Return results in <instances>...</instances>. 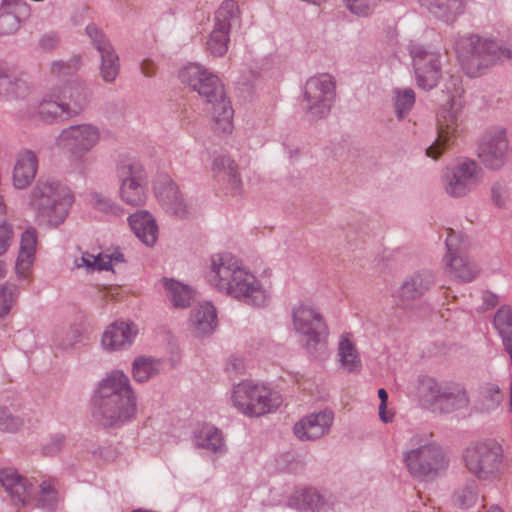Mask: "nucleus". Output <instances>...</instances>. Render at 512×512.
<instances>
[{
  "mask_svg": "<svg viewBox=\"0 0 512 512\" xmlns=\"http://www.w3.org/2000/svg\"><path fill=\"white\" fill-rule=\"evenodd\" d=\"M112 268V265L110 264V261L105 256H102L101 254H98L97 256L93 257V263L91 270H110Z\"/></svg>",
  "mask_w": 512,
  "mask_h": 512,
  "instance_id": "obj_57",
  "label": "nucleus"
},
{
  "mask_svg": "<svg viewBox=\"0 0 512 512\" xmlns=\"http://www.w3.org/2000/svg\"><path fill=\"white\" fill-rule=\"evenodd\" d=\"M482 177L483 170L478 163L466 158L447 170L444 188L451 197H463L476 188Z\"/></svg>",
  "mask_w": 512,
  "mask_h": 512,
  "instance_id": "obj_15",
  "label": "nucleus"
},
{
  "mask_svg": "<svg viewBox=\"0 0 512 512\" xmlns=\"http://www.w3.org/2000/svg\"><path fill=\"white\" fill-rule=\"evenodd\" d=\"M93 199L95 201V207L98 210L105 213H110L114 216H121L123 214V209L109 198H106L100 194H94Z\"/></svg>",
  "mask_w": 512,
  "mask_h": 512,
  "instance_id": "obj_50",
  "label": "nucleus"
},
{
  "mask_svg": "<svg viewBox=\"0 0 512 512\" xmlns=\"http://www.w3.org/2000/svg\"><path fill=\"white\" fill-rule=\"evenodd\" d=\"M293 327L302 336L307 352L318 356L324 349L328 328L322 315L313 307L300 303L292 311Z\"/></svg>",
  "mask_w": 512,
  "mask_h": 512,
  "instance_id": "obj_9",
  "label": "nucleus"
},
{
  "mask_svg": "<svg viewBox=\"0 0 512 512\" xmlns=\"http://www.w3.org/2000/svg\"><path fill=\"white\" fill-rule=\"evenodd\" d=\"M36 244L37 231L30 227L26 229L21 236L20 251L15 265L16 274L19 278L26 277V272L32 265Z\"/></svg>",
  "mask_w": 512,
  "mask_h": 512,
  "instance_id": "obj_27",
  "label": "nucleus"
},
{
  "mask_svg": "<svg viewBox=\"0 0 512 512\" xmlns=\"http://www.w3.org/2000/svg\"><path fill=\"white\" fill-rule=\"evenodd\" d=\"M467 470L479 480H489L497 476L503 460V447L489 440L469 446L463 453Z\"/></svg>",
  "mask_w": 512,
  "mask_h": 512,
  "instance_id": "obj_10",
  "label": "nucleus"
},
{
  "mask_svg": "<svg viewBox=\"0 0 512 512\" xmlns=\"http://www.w3.org/2000/svg\"><path fill=\"white\" fill-rule=\"evenodd\" d=\"M70 334H71V337L69 338V341H67V342L66 341H62V342L58 343V345L62 349H68V348L72 347L73 344L75 342H77L78 337L80 336L78 329H71L70 330Z\"/></svg>",
  "mask_w": 512,
  "mask_h": 512,
  "instance_id": "obj_59",
  "label": "nucleus"
},
{
  "mask_svg": "<svg viewBox=\"0 0 512 512\" xmlns=\"http://www.w3.org/2000/svg\"><path fill=\"white\" fill-rule=\"evenodd\" d=\"M378 397L380 399L379 405V418L384 423H389L393 420L394 413L387 410L388 393L384 388L378 390Z\"/></svg>",
  "mask_w": 512,
  "mask_h": 512,
  "instance_id": "obj_52",
  "label": "nucleus"
},
{
  "mask_svg": "<svg viewBox=\"0 0 512 512\" xmlns=\"http://www.w3.org/2000/svg\"><path fill=\"white\" fill-rule=\"evenodd\" d=\"M411 442L418 447L404 453V462L413 477L420 479L435 477L447 468L446 454L436 442L422 443L419 436L413 437Z\"/></svg>",
  "mask_w": 512,
  "mask_h": 512,
  "instance_id": "obj_7",
  "label": "nucleus"
},
{
  "mask_svg": "<svg viewBox=\"0 0 512 512\" xmlns=\"http://www.w3.org/2000/svg\"><path fill=\"white\" fill-rule=\"evenodd\" d=\"M154 191L159 203L168 214L179 219L188 217V205L173 181L165 179L157 183Z\"/></svg>",
  "mask_w": 512,
  "mask_h": 512,
  "instance_id": "obj_19",
  "label": "nucleus"
},
{
  "mask_svg": "<svg viewBox=\"0 0 512 512\" xmlns=\"http://www.w3.org/2000/svg\"><path fill=\"white\" fill-rule=\"evenodd\" d=\"M136 409V396L128 376L116 370L100 382L91 413L104 428H117L130 421Z\"/></svg>",
  "mask_w": 512,
  "mask_h": 512,
  "instance_id": "obj_1",
  "label": "nucleus"
},
{
  "mask_svg": "<svg viewBox=\"0 0 512 512\" xmlns=\"http://www.w3.org/2000/svg\"><path fill=\"white\" fill-rule=\"evenodd\" d=\"M491 199L498 207H503L506 200V187L503 183L496 182L491 187Z\"/></svg>",
  "mask_w": 512,
  "mask_h": 512,
  "instance_id": "obj_53",
  "label": "nucleus"
},
{
  "mask_svg": "<svg viewBox=\"0 0 512 512\" xmlns=\"http://www.w3.org/2000/svg\"><path fill=\"white\" fill-rule=\"evenodd\" d=\"M18 0H2L0 6V36L16 32L20 26L18 16L12 11Z\"/></svg>",
  "mask_w": 512,
  "mask_h": 512,
  "instance_id": "obj_41",
  "label": "nucleus"
},
{
  "mask_svg": "<svg viewBox=\"0 0 512 512\" xmlns=\"http://www.w3.org/2000/svg\"><path fill=\"white\" fill-rule=\"evenodd\" d=\"M243 368V361L236 357H231L227 362V371L238 373Z\"/></svg>",
  "mask_w": 512,
  "mask_h": 512,
  "instance_id": "obj_58",
  "label": "nucleus"
},
{
  "mask_svg": "<svg viewBox=\"0 0 512 512\" xmlns=\"http://www.w3.org/2000/svg\"><path fill=\"white\" fill-rule=\"evenodd\" d=\"M40 47L44 50L51 51L58 45V38L55 34H46L40 39Z\"/></svg>",
  "mask_w": 512,
  "mask_h": 512,
  "instance_id": "obj_56",
  "label": "nucleus"
},
{
  "mask_svg": "<svg viewBox=\"0 0 512 512\" xmlns=\"http://www.w3.org/2000/svg\"><path fill=\"white\" fill-rule=\"evenodd\" d=\"M420 3L435 17L447 23L453 22L463 11V0H420Z\"/></svg>",
  "mask_w": 512,
  "mask_h": 512,
  "instance_id": "obj_30",
  "label": "nucleus"
},
{
  "mask_svg": "<svg viewBox=\"0 0 512 512\" xmlns=\"http://www.w3.org/2000/svg\"><path fill=\"white\" fill-rule=\"evenodd\" d=\"M232 400L240 412L251 417L273 412L282 403L281 396L277 392L249 381L234 387Z\"/></svg>",
  "mask_w": 512,
  "mask_h": 512,
  "instance_id": "obj_8",
  "label": "nucleus"
},
{
  "mask_svg": "<svg viewBox=\"0 0 512 512\" xmlns=\"http://www.w3.org/2000/svg\"><path fill=\"white\" fill-rule=\"evenodd\" d=\"M23 425L21 418L14 416L7 408L0 406V430L15 432Z\"/></svg>",
  "mask_w": 512,
  "mask_h": 512,
  "instance_id": "obj_49",
  "label": "nucleus"
},
{
  "mask_svg": "<svg viewBox=\"0 0 512 512\" xmlns=\"http://www.w3.org/2000/svg\"><path fill=\"white\" fill-rule=\"evenodd\" d=\"M74 201L71 190L52 179L39 180L31 192V206L38 218L50 227L62 224Z\"/></svg>",
  "mask_w": 512,
  "mask_h": 512,
  "instance_id": "obj_4",
  "label": "nucleus"
},
{
  "mask_svg": "<svg viewBox=\"0 0 512 512\" xmlns=\"http://www.w3.org/2000/svg\"><path fill=\"white\" fill-rule=\"evenodd\" d=\"M93 257L95 256L92 254L83 253L82 257L80 258L81 263H76L77 267L85 266L86 268L91 269Z\"/></svg>",
  "mask_w": 512,
  "mask_h": 512,
  "instance_id": "obj_61",
  "label": "nucleus"
},
{
  "mask_svg": "<svg viewBox=\"0 0 512 512\" xmlns=\"http://www.w3.org/2000/svg\"><path fill=\"white\" fill-rule=\"evenodd\" d=\"M6 274V264L4 261L0 260V279L4 278Z\"/></svg>",
  "mask_w": 512,
  "mask_h": 512,
  "instance_id": "obj_64",
  "label": "nucleus"
},
{
  "mask_svg": "<svg viewBox=\"0 0 512 512\" xmlns=\"http://www.w3.org/2000/svg\"><path fill=\"white\" fill-rule=\"evenodd\" d=\"M179 78L210 105L208 111L215 129L223 133L231 132L234 111L218 76L199 64H189L180 71Z\"/></svg>",
  "mask_w": 512,
  "mask_h": 512,
  "instance_id": "obj_3",
  "label": "nucleus"
},
{
  "mask_svg": "<svg viewBox=\"0 0 512 512\" xmlns=\"http://www.w3.org/2000/svg\"><path fill=\"white\" fill-rule=\"evenodd\" d=\"M335 99V82L329 74L311 77L304 86L303 109L313 120L325 118Z\"/></svg>",
  "mask_w": 512,
  "mask_h": 512,
  "instance_id": "obj_12",
  "label": "nucleus"
},
{
  "mask_svg": "<svg viewBox=\"0 0 512 512\" xmlns=\"http://www.w3.org/2000/svg\"><path fill=\"white\" fill-rule=\"evenodd\" d=\"M338 355L341 365L349 372L358 371L361 367L359 354L354 344L347 336H342L339 342Z\"/></svg>",
  "mask_w": 512,
  "mask_h": 512,
  "instance_id": "obj_40",
  "label": "nucleus"
},
{
  "mask_svg": "<svg viewBox=\"0 0 512 512\" xmlns=\"http://www.w3.org/2000/svg\"><path fill=\"white\" fill-rule=\"evenodd\" d=\"M121 199L132 206H140L146 200V180L120 183Z\"/></svg>",
  "mask_w": 512,
  "mask_h": 512,
  "instance_id": "obj_39",
  "label": "nucleus"
},
{
  "mask_svg": "<svg viewBox=\"0 0 512 512\" xmlns=\"http://www.w3.org/2000/svg\"><path fill=\"white\" fill-rule=\"evenodd\" d=\"M483 300L484 303L487 305L488 308H493L497 305L498 298L495 294L491 292H485L483 294Z\"/></svg>",
  "mask_w": 512,
  "mask_h": 512,
  "instance_id": "obj_60",
  "label": "nucleus"
},
{
  "mask_svg": "<svg viewBox=\"0 0 512 512\" xmlns=\"http://www.w3.org/2000/svg\"><path fill=\"white\" fill-rule=\"evenodd\" d=\"M27 92V83L17 75L16 71L0 65V96L7 99L23 98Z\"/></svg>",
  "mask_w": 512,
  "mask_h": 512,
  "instance_id": "obj_28",
  "label": "nucleus"
},
{
  "mask_svg": "<svg viewBox=\"0 0 512 512\" xmlns=\"http://www.w3.org/2000/svg\"><path fill=\"white\" fill-rule=\"evenodd\" d=\"M117 178L120 183L146 180L144 168L134 159H123L117 166Z\"/></svg>",
  "mask_w": 512,
  "mask_h": 512,
  "instance_id": "obj_42",
  "label": "nucleus"
},
{
  "mask_svg": "<svg viewBox=\"0 0 512 512\" xmlns=\"http://www.w3.org/2000/svg\"><path fill=\"white\" fill-rule=\"evenodd\" d=\"M477 155L486 169L491 171L502 169L509 155L506 131L496 128L486 132L479 140Z\"/></svg>",
  "mask_w": 512,
  "mask_h": 512,
  "instance_id": "obj_16",
  "label": "nucleus"
},
{
  "mask_svg": "<svg viewBox=\"0 0 512 512\" xmlns=\"http://www.w3.org/2000/svg\"><path fill=\"white\" fill-rule=\"evenodd\" d=\"M423 386L434 403L445 413L463 409L468 405L467 392L459 383L438 382L433 378H427Z\"/></svg>",
  "mask_w": 512,
  "mask_h": 512,
  "instance_id": "obj_17",
  "label": "nucleus"
},
{
  "mask_svg": "<svg viewBox=\"0 0 512 512\" xmlns=\"http://www.w3.org/2000/svg\"><path fill=\"white\" fill-rule=\"evenodd\" d=\"M167 297L175 308H187L194 299V291L188 285H184L174 279H163Z\"/></svg>",
  "mask_w": 512,
  "mask_h": 512,
  "instance_id": "obj_34",
  "label": "nucleus"
},
{
  "mask_svg": "<svg viewBox=\"0 0 512 512\" xmlns=\"http://www.w3.org/2000/svg\"><path fill=\"white\" fill-rule=\"evenodd\" d=\"M229 31L214 26L207 41L208 51L216 57L223 56L228 50Z\"/></svg>",
  "mask_w": 512,
  "mask_h": 512,
  "instance_id": "obj_43",
  "label": "nucleus"
},
{
  "mask_svg": "<svg viewBox=\"0 0 512 512\" xmlns=\"http://www.w3.org/2000/svg\"><path fill=\"white\" fill-rule=\"evenodd\" d=\"M53 90L57 99L65 105L67 116H77L88 106V92L78 79H71Z\"/></svg>",
  "mask_w": 512,
  "mask_h": 512,
  "instance_id": "obj_20",
  "label": "nucleus"
},
{
  "mask_svg": "<svg viewBox=\"0 0 512 512\" xmlns=\"http://www.w3.org/2000/svg\"><path fill=\"white\" fill-rule=\"evenodd\" d=\"M160 366L161 362L158 359L139 356L133 361V378L139 383H144L160 373Z\"/></svg>",
  "mask_w": 512,
  "mask_h": 512,
  "instance_id": "obj_36",
  "label": "nucleus"
},
{
  "mask_svg": "<svg viewBox=\"0 0 512 512\" xmlns=\"http://www.w3.org/2000/svg\"><path fill=\"white\" fill-rule=\"evenodd\" d=\"M208 281L217 290L253 307H263L269 300L259 280L229 253L212 256Z\"/></svg>",
  "mask_w": 512,
  "mask_h": 512,
  "instance_id": "obj_2",
  "label": "nucleus"
},
{
  "mask_svg": "<svg viewBox=\"0 0 512 512\" xmlns=\"http://www.w3.org/2000/svg\"><path fill=\"white\" fill-rule=\"evenodd\" d=\"M195 445L212 452L221 451L224 446L221 431L214 426H203L195 435Z\"/></svg>",
  "mask_w": 512,
  "mask_h": 512,
  "instance_id": "obj_37",
  "label": "nucleus"
},
{
  "mask_svg": "<svg viewBox=\"0 0 512 512\" xmlns=\"http://www.w3.org/2000/svg\"><path fill=\"white\" fill-rule=\"evenodd\" d=\"M460 242V235L454 232L453 230L449 229V234L445 240V244L447 247V254L445 256V259L455 256L456 250L458 247V244Z\"/></svg>",
  "mask_w": 512,
  "mask_h": 512,
  "instance_id": "obj_55",
  "label": "nucleus"
},
{
  "mask_svg": "<svg viewBox=\"0 0 512 512\" xmlns=\"http://www.w3.org/2000/svg\"><path fill=\"white\" fill-rule=\"evenodd\" d=\"M38 168L37 157L34 152L26 150L17 157L13 170V185L17 189H24L34 180Z\"/></svg>",
  "mask_w": 512,
  "mask_h": 512,
  "instance_id": "obj_25",
  "label": "nucleus"
},
{
  "mask_svg": "<svg viewBox=\"0 0 512 512\" xmlns=\"http://www.w3.org/2000/svg\"><path fill=\"white\" fill-rule=\"evenodd\" d=\"M0 483L16 506L26 505L33 497L36 507L46 512H53L57 508L59 499L52 480L42 481L38 485L39 490L35 496H33L34 485L12 468L0 470Z\"/></svg>",
  "mask_w": 512,
  "mask_h": 512,
  "instance_id": "obj_6",
  "label": "nucleus"
},
{
  "mask_svg": "<svg viewBox=\"0 0 512 512\" xmlns=\"http://www.w3.org/2000/svg\"><path fill=\"white\" fill-rule=\"evenodd\" d=\"M450 82L454 88V94L450 99L449 108L442 110L438 119L437 138L426 148V155L433 159L440 157L444 149L449 145L451 138L459 131L460 111L463 101L460 88H457V86L461 80L458 76H451Z\"/></svg>",
  "mask_w": 512,
  "mask_h": 512,
  "instance_id": "obj_11",
  "label": "nucleus"
},
{
  "mask_svg": "<svg viewBox=\"0 0 512 512\" xmlns=\"http://www.w3.org/2000/svg\"><path fill=\"white\" fill-rule=\"evenodd\" d=\"M241 22V12L237 2L224 0L214 14V26L231 31Z\"/></svg>",
  "mask_w": 512,
  "mask_h": 512,
  "instance_id": "obj_32",
  "label": "nucleus"
},
{
  "mask_svg": "<svg viewBox=\"0 0 512 512\" xmlns=\"http://www.w3.org/2000/svg\"><path fill=\"white\" fill-rule=\"evenodd\" d=\"M297 500L301 501L298 509L307 512H327L331 508L329 500L313 488L304 490Z\"/></svg>",
  "mask_w": 512,
  "mask_h": 512,
  "instance_id": "obj_38",
  "label": "nucleus"
},
{
  "mask_svg": "<svg viewBox=\"0 0 512 512\" xmlns=\"http://www.w3.org/2000/svg\"><path fill=\"white\" fill-rule=\"evenodd\" d=\"M493 324L501 336L505 351L509 354L512 363V309L502 306L496 312Z\"/></svg>",
  "mask_w": 512,
  "mask_h": 512,
  "instance_id": "obj_33",
  "label": "nucleus"
},
{
  "mask_svg": "<svg viewBox=\"0 0 512 512\" xmlns=\"http://www.w3.org/2000/svg\"><path fill=\"white\" fill-rule=\"evenodd\" d=\"M99 140L98 127L83 123L63 129L56 138V144L67 150L77 162L84 163V156L98 144Z\"/></svg>",
  "mask_w": 512,
  "mask_h": 512,
  "instance_id": "obj_14",
  "label": "nucleus"
},
{
  "mask_svg": "<svg viewBox=\"0 0 512 512\" xmlns=\"http://www.w3.org/2000/svg\"><path fill=\"white\" fill-rule=\"evenodd\" d=\"M141 71L145 76H152L154 73V65L149 60H144L141 63Z\"/></svg>",
  "mask_w": 512,
  "mask_h": 512,
  "instance_id": "obj_62",
  "label": "nucleus"
},
{
  "mask_svg": "<svg viewBox=\"0 0 512 512\" xmlns=\"http://www.w3.org/2000/svg\"><path fill=\"white\" fill-rule=\"evenodd\" d=\"M456 51L464 69L470 77H477L498 61L510 59L512 50L496 41L469 35L456 41Z\"/></svg>",
  "mask_w": 512,
  "mask_h": 512,
  "instance_id": "obj_5",
  "label": "nucleus"
},
{
  "mask_svg": "<svg viewBox=\"0 0 512 512\" xmlns=\"http://www.w3.org/2000/svg\"><path fill=\"white\" fill-rule=\"evenodd\" d=\"M213 170L217 173H223L232 193L237 194L240 191L242 182L237 172V164L229 156L219 155L215 157Z\"/></svg>",
  "mask_w": 512,
  "mask_h": 512,
  "instance_id": "obj_35",
  "label": "nucleus"
},
{
  "mask_svg": "<svg viewBox=\"0 0 512 512\" xmlns=\"http://www.w3.org/2000/svg\"><path fill=\"white\" fill-rule=\"evenodd\" d=\"M435 277L431 271L423 270L411 275L401 286L400 294L404 300L422 297L434 284Z\"/></svg>",
  "mask_w": 512,
  "mask_h": 512,
  "instance_id": "obj_26",
  "label": "nucleus"
},
{
  "mask_svg": "<svg viewBox=\"0 0 512 512\" xmlns=\"http://www.w3.org/2000/svg\"><path fill=\"white\" fill-rule=\"evenodd\" d=\"M19 287L14 283H5L0 286V319L5 318L17 301Z\"/></svg>",
  "mask_w": 512,
  "mask_h": 512,
  "instance_id": "obj_45",
  "label": "nucleus"
},
{
  "mask_svg": "<svg viewBox=\"0 0 512 512\" xmlns=\"http://www.w3.org/2000/svg\"><path fill=\"white\" fill-rule=\"evenodd\" d=\"M64 436L57 434L43 447V453L47 456H52L61 451L64 445Z\"/></svg>",
  "mask_w": 512,
  "mask_h": 512,
  "instance_id": "obj_54",
  "label": "nucleus"
},
{
  "mask_svg": "<svg viewBox=\"0 0 512 512\" xmlns=\"http://www.w3.org/2000/svg\"><path fill=\"white\" fill-rule=\"evenodd\" d=\"M346 8L356 16L371 15L381 0H343Z\"/></svg>",
  "mask_w": 512,
  "mask_h": 512,
  "instance_id": "obj_48",
  "label": "nucleus"
},
{
  "mask_svg": "<svg viewBox=\"0 0 512 512\" xmlns=\"http://www.w3.org/2000/svg\"><path fill=\"white\" fill-rule=\"evenodd\" d=\"M415 103V93L411 88L394 90V106L397 118L403 119L412 109Z\"/></svg>",
  "mask_w": 512,
  "mask_h": 512,
  "instance_id": "obj_44",
  "label": "nucleus"
},
{
  "mask_svg": "<svg viewBox=\"0 0 512 512\" xmlns=\"http://www.w3.org/2000/svg\"><path fill=\"white\" fill-rule=\"evenodd\" d=\"M408 50L412 58L417 85L423 90L436 87L442 77L441 54L416 43H411Z\"/></svg>",
  "mask_w": 512,
  "mask_h": 512,
  "instance_id": "obj_13",
  "label": "nucleus"
},
{
  "mask_svg": "<svg viewBox=\"0 0 512 512\" xmlns=\"http://www.w3.org/2000/svg\"><path fill=\"white\" fill-rule=\"evenodd\" d=\"M190 326L196 337L211 335L217 327V313L215 307L208 302L199 304L190 315Z\"/></svg>",
  "mask_w": 512,
  "mask_h": 512,
  "instance_id": "obj_23",
  "label": "nucleus"
},
{
  "mask_svg": "<svg viewBox=\"0 0 512 512\" xmlns=\"http://www.w3.org/2000/svg\"><path fill=\"white\" fill-rule=\"evenodd\" d=\"M37 115L40 120L53 123L55 121H63L71 118L67 116L65 105L61 100L57 99V94L54 90L43 98L37 107Z\"/></svg>",
  "mask_w": 512,
  "mask_h": 512,
  "instance_id": "obj_29",
  "label": "nucleus"
},
{
  "mask_svg": "<svg viewBox=\"0 0 512 512\" xmlns=\"http://www.w3.org/2000/svg\"><path fill=\"white\" fill-rule=\"evenodd\" d=\"M478 499V489L475 481L468 482L463 488L454 494L455 503L462 508H469Z\"/></svg>",
  "mask_w": 512,
  "mask_h": 512,
  "instance_id": "obj_46",
  "label": "nucleus"
},
{
  "mask_svg": "<svg viewBox=\"0 0 512 512\" xmlns=\"http://www.w3.org/2000/svg\"><path fill=\"white\" fill-rule=\"evenodd\" d=\"M106 258H108V260L110 261V264L115 261V262H124V255L123 253H121L120 251H115L114 253H112L111 255H106Z\"/></svg>",
  "mask_w": 512,
  "mask_h": 512,
  "instance_id": "obj_63",
  "label": "nucleus"
},
{
  "mask_svg": "<svg viewBox=\"0 0 512 512\" xmlns=\"http://www.w3.org/2000/svg\"><path fill=\"white\" fill-rule=\"evenodd\" d=\"M12 238V225L6 221H0V256L7 252L11 245Z\"/></svg>",
  "mask_w": 512,
  "mask_h": 512,
  "instance_id": "obj_51",
  "label": "nucleus"
},
{
  "mask_svg": "<svg viewBox=\"0 0 512 512\" xmlns=\"http://www.w3.org/2000/svg\"><path fill=\"white\" fill-rule=\"evenodd\" d=\"M86 34L100 54L99 74L106 83H113L120 71L119 56L106 35L96 25L86 27Z\"/></svg>",
  "mask_w": 512,
  "mask_h": 512,
  "instance_id": "obj_18",
  "label": "nucleus"
},
{
  "mask_svg": "<svg viewBox=\"0 0 512 512\" xmlns=\"http://www.w3.org/2000/svg\"><path fill=\"white\" fill-rule=\"evenodd\" d=\"M137 332L133 322L115 321L104 331L101 339L102 346L107 351L125 349L133 343Z\"/></svg>",
  "mask_w": 512,
  "mask_h": 512,
  "instance_id": "obj_22",
  "label": "nucleus"
},
{
  "mask_svg": "<svg viewBox=\"0 0 512 512\" xmlns=\"http://www.w3.org/2000/svg\"><path fill=\"white\" fill-rule=\"evenodd\" d=\"M129 225L136 237L146 246H153L158 237L155 219L146 211H137L128 218Z\"/></svg>",
  "mask_w": 512,
  "mask_h": 512,
  "instance_id": "obj_24",
  "label": "nucleus"
},
{
  "mask_svg": "<svg viewBox=\"0 0 512 512\" xmlns=\"http://www.w3.org/2000/svg\"><path fill=\"white\" fill-rule=\"evenodd\" d=\"M445 261L450 275L460 282H471L479 273L476 263L466 256L455 255Z\"/></svg>",
  "mask_w": 512,
  "mask_h": 512,
  "instance_id": "obj_31",
  "label": "nucleus"
},
{
  "mask_svg": "<svg viewBox=\"0 0 512 512\" xmlns=\"http://www.w3.org/2000/svg\"><path fill=\"white\" fill-rule=\"evenodd\" d=\"M334 415L330 410L311 413L294 425V434L300 440H316L324 436L333 423Z\"/></svg>",
  "mask_w": 512,
  "mask_h": 512,
  "instance_id": "obj_21",
  "label": "nucleus"
},
{
  "mask_svg": "<svg viewBox=\"0 0 512 512\" xmlns=\"http://www.w3.org/2000/svg\"><path fill=\"white\" fill-rule=\"evenodd\" d=\"M81 66L79 56L71 57L67 61L57 60L51 63V73L57 77L72 76Z\"/></svg>",
  "mask_w": 512,
  "mask_h": 512,
  "instance_id": "obj_47",
  "label": "nucleus"
}]
</instances>
